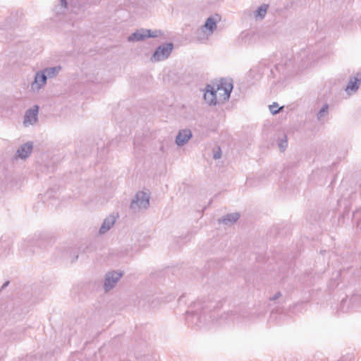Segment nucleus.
<instances>
[{"label":"nucleus","instance_id":"f8f14e48","mask_svg":"<svg viewBox=\"0 0 361 361\" xmlns=\"http://www.w3.org/2000/svg\"><path fill=\"white\" fill-rule=\"evenodd\" d=\"M87 0H61L60 9H65L67 7L68 1L71 7V11L78 13L81 11L82 4H85Z\"/></svg>","mask_w":361,"mask_h":361},{"label":"nucleus","instance_id":"ddd939ff","mask_svg":"<svg viewBox=\"0 0 361 361\" xmlns=\"http://www.w3.org/2000/svg\"><path fill=\"white\" fill-rule=\"evenodd\" d=\"M204 99L209 105H216L219 103L215 94L214 86H207L204 94Z\"/></svg>","mask_w":361,"mask_h":361},{"label":"nucleus","instance_id":"f3484780","mask_svg":"<svg viewBox=\"0 0 361 361\" xmlns=\"http://www.w3.org/2000/svg\"><path fill=\"white\" fill-rule=\"evenodd\" d=\"M61 67L60 66H54V67H48L45 68L42 70V73L45 75L47 80L55 78L61 71Z\"/></svg>","mask_w":361,"mask_h":361},{"label":"nucleus","instance_id":"4468645a","mask_svg":"<svg viewBox=\"0 0 361 361\" xmlns=\"http://www.w3.org/2000/svg\"><path fill=\"white\" fill-rule=\"evenodd\" d=\"M361 82V75L356 77H351L345 87V92L350 95L354 94L359 88Z\"/></svg>","mask_w":361,"mask_h":361},{"label":"nucleus","instance_id":"9d476101","mask_svg":"<svg viewBox=\"0 0 361 361\" xmlns=\"http://www.w3.org/2000/svg\"><path fill=\"white\" fill-rule=\"evenodd\" d=\"M38 111L39 107L37 105L26 111L23 121V124L25 126H28L30 125H34L36 123L37 121Z\"/></svg>","mask_w":361,"mask_h":361},{"label":"nucleus","instance_id":"aec40b11","mask_svg":"<svg viewBox=\"0 0 361 361\" xmlns=\"http://www.w3.org/2000/svg\"><path fill=\"white\" fill-rule=\"evenodd\" d=\"M328 108L329 106L327 104L323 106V107L320 109L317 114L318 119L320 120L322 117H324L326 115V114L327 113Z\"/></svg>","mask_w":361,"mask_h":361},{"label":"nucleus","instance_id":"412c9836","mask_svg":"<svg viewBox=\"0 0 361 361\" xmlns=\"http://www.w3.org/2000/svg\"><path fill=\"white\" fill-rule=\"evenodd\" d=\"M279 147L281 151H284L288 147V141L285 137L284 140H280L279 142Z\"/></svg>","mask_w":361,"mask_h":361},{"label":"nucleus","instance_id":"a211bd4d","mask_svg":"<svg viewBox=\"0 0 361 361\" xmlns=\"http://www.w3.org/2000/svg\"><path fill=\"white\" fill-rule=\"evenodd\" d=\"M240 217V214L237 212L228 214L226 215L221 221L224 224H230L235 222Z\"/></svg>","mask_w":361,"mask_h":361},{"label":"nucleus","instance_id":"7ed1b4c3","mask_svg":"<svg viewBox=\"0 0 361 361\" xmlns=\"http://www.w3.org/2000/svg\"><path fill=\"white\" fill-rule=\"evenodd\" d=\"M149 195L143 191L137 192L130 203V209L135 212L146 209L149 206Z\"/></svg>","mask_w":361,"mask_h":361},{"label":"nucleus","instance_id":"9b49d317","mask_svg":"<svg viewBox=\"0 0 361 361\" xmlns=\"http://www.w3.org/2000/svg\"><path fill=\"white\" fill-rule=\"evenodd\" d=\"M192 137V133L190 129L185 128L180 130L176 137V144L178 147H182L187 144Z\"/></svg>","mask_w":361,"mask_h":361},{"label":"nucleus","instance_id":"393cba45","mask_svg":"<svg viewBox=\"0 0 361 361\" xmlns=\"http://www.w3.org/2000/svg\"><path fill=\"white\" fill-rule=\"evenodd\" d=\"M281 296V293L280 292H278L277 293H276L271 298V300H276L277 298H279V297Z\"/></svg>","mask_w":361,"mask_h":361},{"label":"nucleus","instance_id":"0eeeda50","mask_svg":"<svg viewBox=\"0 0 361 361\" xmlns=\"http://www.w3.org/2000/svg\"><path fill=\"white\" fill-rule=\"evenodd\" d=\"M360 307H361V295L356 294L350 298L343 299L340 304V309L342 312H348Z\"/></svg>","mask_w":361,"mask_h":361},{"label":"nucleus","instance_id":"423d86ee","mask_svg":"<svg viewBox=\"0 0 361 361\" xmlns=\"http://www.w3.org/2000/svg\"><path fill=\"white\" fill-rule=\"evenodd\" d=\"M161 35V30L147 29L137 30L128 37L129 42H138L148 37H157Z\"/></svg>","mask_w":361,"mask_h":361},{"label":"nucleus","instance_id":"f03ea898","mask_svg":"<svg viewBox=\"0 0 361 361\" xmlns=\"http://www.w3.org/2000/svg\"><path fill=\"white\" fill-rule=\"evenodd\" d=\"M233 87L232 80L228 79H221L216 87H214L215 94L219 103L229 99Z\"/></svg>","mask_w":361,"mask_h":361},{"label":"nucleus","instance_id":"a878e982","mask_svg":"<svg viewBox=\"0 0 361 361\" xmlns=\"http://www.w3.org/2000/svg\"><path fill=\"white\" fill-rule=\"evenodd\" d=\"M197 305H198V304H197V303H194V307H197Z\"/></svg>","mask_w":361,"mask_h":361},{"label":"nucleus","instance_id":"39448f33","mask_svg":"<svg viewBox=\"0 0 361 361\" xmlns=\"http://www.w3.org/2000/svg\"><path fill=\"white\" fill-rule=\"evenodd\" d=\"M188 314V319H189L190 317L192 319V322L195 321V324L198 325L199 326H202V324L206 323L207 321L209 322L212 320V313L210 311V307H203L201 310L200 312H197V311H195L192 312H187Z\"/></svg>","mask_w":361,"mask_h":361},{"label":"nucleus","instance_id":"6ab92c4d","mask_svg":"<svg viewBox=\"0 0 361 361\" xmlns=\"http://www.w3.org/2000/svg\"><path fill=\"white\" fill-rule=\"evenodd\" d=\"M268 6L266 4H263L260 6L255 11V18L256 19H262L266 16Z\"/></svg>","mask_w":361,"mask_h":361},{"label":"nucleus","instance_id":"dca6fc26","mask_svg":"<svg viewBox=\"0 0 361 361\" xmlns=\"http://www.w3.org/2000/svg\"><path fill=\"white\" fill-rule=\"evenodd\" d=\"M116 219L114 216L110 215L107 216L103 221L100 228L99 233L104 234L106 233L115 224Z\"/></svg>","mask_w":361,"mask_h":361},{"label":"nucleus","instance_id":"b1692460","mask_svg":"<svg viewBox=\"0 0 361 361\" xmlns=\"http://www.w3.org/2000/svg\"><path fill=\"white\" fill-rule=\"evenodd\" d=\"M252 36H254L252 33H246L245 35V42L250 43L249 40Z\"/></svg>","mask_w":361,"mask_h":361},{"label":"nucleus","instance_id":"6e6552de","mask_svg":"<svg viewBox=\"0 0 361 361\" xmlns=\"http://www.w3.org/2000/svg\"><path fill=\"white\" fill-rule=\"evenodd\" d=\"M122 273L114 271L106 273L104 283L105 290L109 291L114 288L122 277Z\"/></svg>","mask_w":361,"mask_h":361},{"label":"nucleus","instance_id":"20e7f679","mask_svg":"<svg viewBox=\"0 0 361 361\" xmlns=\"http://www.w3.org/2000/svg\"><path fill=\"white\" fill-rule=\"evenodd\" d=\"M173 49V44L171 42L165 43L159 46L150 58L152 62H159L169 57Z\"/></svg>","mask_w":361,"mask_h":361},{"label":"nucleus","instance_id":"2eb2a0df","mask_svg":"<svg viewBox=\"0 0 361 361\" xmlns=\"http://www.w3.org/2000/svg\"><path fill=\"white\" fill-rule=\"evenodd\" d=\"M32 143L31 142H26L25 144L20 146V147L17 150L18 157L21 159L27 158L32 150Z\"/></svg>","mask_w":361,"mask_h":361},{"label":"nucleus","instance_id":"f257e3e1","mask_svg":"<svg viewBox=\"0 0 361 361\" xmlns=\"http://www.w3.org/2000/svg\"><path fill=\"white\" fill-rule=\"evenodd\" d=\"M221 18L219 15L212 16L207 18L204 24L197 31L198 39L200 41L208 39L216 29L217 23L219 22Z\"/></svg>","mask_w":361,"mask_h":361},{"label":"nucleus","instance_id":"4be33fe9","mask_svg":"<svg viewBox=\"0 0 361 361\" xmlns=\"http://www.w3.org/2000/svg\"><path fill=\"white\" fill-rule=\"evenodd\" d=\"M269 110L272 114H276L279 112L280 109L278 108V104L274 103L269 106Z\"/></svg>","mask_w":361,"mask_h":361},{"label":"nucleus","instance_id":"5701e85b","mask_svg":"<svg viewBox=\"0 0 361 361\" xmlns=\"http://www.w3.org/2000/svg\"><path fill=\"white\" fill-rule=\"evenodd\" d=\"M221 157V151L219 147L217 148V150L214 154V159H219Z\"/></svg>","mask_w":361,"mask_h":361},{"label":"nucleus","instance_id":"1a4fd4ad","mask_svg":"<svg viewBox=\"0 0 361 361\" xmlns=\"http://www.w3.org/2000/svg\"><path fill=\"white\" fill-rule=\"evenodd\" d=\"M47 78L40 70L35 74L33 82L31 83L30 88L33 92H38L41 89L44 88L47 85Z\"/></svg>","mask_w":361,"mask_h":361}]
</instances>
